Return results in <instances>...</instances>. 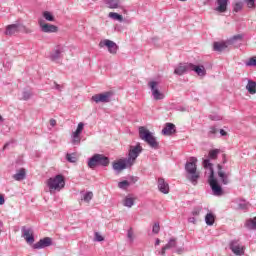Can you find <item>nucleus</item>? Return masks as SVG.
<instances>
[{
    "label": "nucleus",
    "instance_id": "nucleus-43",
    "mask_svg": "<svg viewBox=\"0 0 256 256\" xmlns=\"http://www.w3.org/2000/svg\"><path fill=\"white\" fill-rule=\"evenodd\" d=\"M20 32L25 33L26 35H29V34L33 33V30H31L27 26H24V25L20 24Z\"/></svg>",
    "mask_w": 256,
    "mask_h": 256
},
{
    "label": "nucleus",
    "instance_id": "nucleus-59",
    "mask_svg": "<svg viewBox=\"0 0 256 256\" xmlns=\"http://www.w3.org/2000/svg\"><path fill=\"white\" fill-rule=\"evenodd\" d=\"M3 121H5V119H3V116L0 115V123H3Z\"/></svg>",
    "mask_w": 256,
    "mask_h": 256
},
{
    "label": "nucleus",
    "instance_id": "nucleus-58",
    "mask_svg": "<svg viewBox=\"0 0 256 256\" xmlns=\"http://www.w3.org/2000/svg\"><path fill=\"white\" fill-rule=\"evenodd\" d=\"M55 89L59 91L61 89V86L59 84H55Z\"/></svg>",
    "mask_w": 256,
    "mask_h": 256
},
{
    "label": "nucleus",
    "instance_id": "nucleus-27",
    "mask_svg": "<svg viewBox=\"0 0 256 256\" xmlns=\"http://www.w3.org/2000/svg\"><path fill=\"white\" fill-rule=\"evenodd\" d=\"M124 207H128V209H131L133 205H135V198L131 196H126L122 202Z\"/></svg>",
    "mask_w": 256,
    "mask_h": 256
},
{
    "label": "nucleus",
    "instance_id": "nucleus-37",
    "mask_svg": "<svg viewBox=\"0 0 256 256\" xmlns=\"http://www.w3.org/2000/svg\"><path fill=\"white\" fill-rule=\"evenodd\" d=\"M43 17L46 21H50V22L55 21V16H53V14L49 11H44Z\"/></svg>",
    "mask_w": 256,
    "mask_h": 256
},
{
    "label": "nucleus",
    "instance_id": "nucleus-25",
    "mask_svg": "<svg viewBox=\"0 0 256 256\" xmlns=\"http://www.w3.org/2000/svg\"><path fill=\"white\" fill-rule=\"evenodd\" d=\"M26 176L27 173L25 172V169L21 168L13 175V179H15V181H23V179H25Z\"/></svg>",
    "mask_w": 256,
    "mask_h": 256
},
{
    "label": "nucleus",
    "instance_id": "nucleus-60",
    "mask_svg": "<svg viewBox=\"0 0 256 256\" xmlns=\"http://www.w3.org/2000/svg\"><path fill=\"white\" fill-rule=\"evenodd\" d=\"M223 163H227V159L224 158Z\"/></svg>",
    "mask_w": 256,
    "mask_h": 256
},
{
    "label": "nucleus",
    "instance_id": "nucleus-2",
    "mask_svg": "<svg viewBox=\"0 0 256 256\" xmlns=\"http://www.w3.org/2000/svg\"><path fill=\"white\" fill-rule=\"evenodd\" d=\"M186 179L192 183V185H197L201 174L197 171V158L191 157L185 164Z\"/></svg>",
    "mask_w": 256,
    "mask_h": 256
},
{
    "label": "nucleus",
    "instance_id": "nucleus-12",
    "mask_svg": "<svg viewBox=\"0 0 256 256\" xmlns=\"http://www.w3.org/2000/svg\"><path fill=\"white\" fill-rule=\"evenodd\" d=\"M129 167H133V165L129 164L127 158L120 159L117 162L113 163V169H114V171H117L118 173H121V171H123V169H127Z\"/></svg>",
    "mask_w": 256,
    "mask_h": 256
},
{
    "label": "nucleus",
    "instance_id": "nucleus-38",
    "mask_svg": "<svg viewBox=\"0 0 256 256\" xmlns=\"http://www.w3.org/2000/svg\"><path fill=\"white\" fill-rule=\"evenodd\" d=\"M91 199H93V192H86L82 198V200L85 201V203H90Z\"/></svg>",
    "mask_w": 256,
    "mask_h": 256
},
{
    "label": "nucleus",
    "instance_id": "nucleus-55",
    "mask_svg": "<svg viewBox=\"0 0 256 256\" xmlns=\"http://www.w3.org/2000/svg\"><path fill=\"white\" fill-rule=\"evenodd\" d=\"M50 125H51V127H55V125H57V120L50 119Z\"/></svg>",
    "mask_w": 256,
    "mask_h": 256
},
{
    "label": "nucleus",
    "instance_id": "nucleus-36",
    "mask_svg": "<svg viewBox=\"0 0 256 256\" xmlns=\"http://www.w3.org/2000/svg\"><path fill=\"white\" fill-rule=\"evenodd\" d=\"M66 160L68 161V163H77V154L76 153H72L66 154Z\"/></svg>",
    "mask_w": 256,
    "mask_h": 256
},
{
    "label": "nucleus",
    "instance_id": "nucleus-52",
    "mask_svg": "<svg viewBox=\"0 0 256 256\" xmlns=\"http://www.w3.org/2000/svg\"><path fill=\"white\" fill-rule=\"evenodd\" d=\"M188 223H193V225H195V223H197V217L196 216H190L188 218Z\"/></svg>",
    "mask_w": 256,
    "mask_h": 256
},
{
    "label": "nucleus",
    "instance_id": "nucleus-9",
    "mask_svg": "<svg viewBox=\"0 0 256 256\" xmlns=\"http://www.w3.org/2000/svg\"><path fill=\"white\" fill-rule=\"evenodd\" d=\"M230 250L234 255L243 256L245 255V246L239 242V240H233L229 244Z\"/></svg>",
    "mask_w": 256,
    "mask_h": 256
},
{
    "label": "nucleus",
    "instance_id": "nucleus-11",
    "mask_svg": "<svg viewBox=\"0 0 256 256\" xmlns=\"http://www.w3.org/2000/svg\"><path fill=\"white\" fill-rule=\"evenodd\" d=\"M99 47H107L109 53L111 55H117V51H119V46H117V43L113 42L112 40L106 39L103 41H100Z\"/></svg>",
    "mask_w": 256,
    "mask_h": 256
},
{
    "label": "nucleus",
    "instance_id": "nucleus-14",
    "mask_svg": "<svg viewBox=\"0 0 256 256\" xmlns=\"http://www.w3.org/2000/svg\"><path fill=\"white\" fill-rule=\"evenodd\" d=\"M22 237L27 241L28 243H35V236H33V229L27 228L26 226H23L21 228Z\"/></svg>",
    "mask_w": 256,
    "mask_h": 256
},
{
    "label": "nucleus",
    "instance_id": "nucleus-21",
    "mask_svg": "<svg viewBox=\"0 0 256 256\" xmlns=\"http://www.w3.org/2000/svg\"><path fill=\"white\" fill-rule=\"evenodd\" d=\"M190 71H195V73L199 77H205V75H207V70H205V66H203V65L197 66L195 64H191Z\"/></svg>",
    "mask_w": 256,
    "mask_h": 256
},
{
    "label": "nucleus",
    "instance_id": "nucleus-45",
    "mask_svg": "<svg viewBox=\"0 0 256 256\" xmlns=\"http://www.w3.org/2000/svg\"><path fill=\"white\" fill-rule=\"evenodd\" d=\"M127 238L129 239V241H131V243H133V241L135 239V234L133 232V228L128 229Z\"/></svg>",
    "mask_w": 256,
    "mask_h": 256
},
{
    "label": "nucleus",
    "instance_id": "nucleus-17",
    "mask_svg": "<svg viewBox=\"0 0 256 256\" xmlns=\"http://www.w3.org/2000/svg\"><path fill=\"white\" fill-rule=\"evenodd\" d=\"M217 169L218 177L220 178L222 185H229V173L223 171V166H221V164L217 165Z\"/></svg>",
    "mask_w": 256,
    "mask_h": 256
},
{
    "label": "nucleus",
    "instance_id": "nucleus-47",
    "mask_svg": "<svg viewBox=\"0 0 256 256\" xmlns=\"http://www.w3.org/2000/svg\"><path fill=\"white\" fill-rule=\"evenodd\" d=\"M161 231V226H159V222H156L152 227V233L157 235Z\"/></svg>",
    "mask_w": 256,
    "mask_h": 256
},
{
    "label": "nucleus",
    "instance_id": "nucleus-7",
    "mask_svg": "<svg viewBox=\"0 0 256 256\" xmlns=\"http://www.w3.org/2000/svg\"><path fill=\"white\" fill-rule=\"evenodd\" d=\"M148 86L151 90L152 97L155 101H161L165 99V94L159 90V82L157 81H150Z\"/></svg>",
    "mask_w": 256,
    "mask_h": 256
},
{
    "label": "nucleus",
    "instance_id": "nucleus-13",
    "mask_svg": "<svg viewBox=\"0 0 256 256\" xmlns=\"http://www.w3.org/2000/svg\"><path fill=\"white\" fill-rule=\"evenodd\" d=\"M188 71H191V63H180L175 67L174 75H185Z\"/></svg>",
    "mask_w": 256,
    "mask_h": 256
},
{
    "label": "nucleus",
    "instance_id": "nucleus-34",
    "mask_svg": "<svg viewBox=\"0 0 256 256\" xmlns=\"http://www.w3.org/2000/svg\"><path fill=\"white\" fill-rule=\"evenodd\" d=\"M108 17L110 19H114V21H119L120 23H122V21H123V16L118 14L117 12H110L108 14Z\"/></svg>",
    "mask_w": 256,
    "mask_h": 256
},
{
    "label": "nucleus",
    "instance_id": "nucleus-1",
    "mask_svg": "<svg viewBox=\"0 0 256 256\" xmlns=\"http://www.w3.org/2000/svg\"><path fill=\"white\" fill-rule=\"evenodd\" d=\"M204 169H208L210 176L208 178V183L212 189L213 195L215 197H221L223 195V188L219 185V182L215 179V171L213 170V164L209 159L203 161Z\"/></svg>",
    "mask_w": 256,
    "mask_h": 256
},
{
    "label": "nucleus",
    "instance_id": "nucleus-3",
    "mask_svg": "<svg viewBox=\"0 0 256 256\" xmlns=\"http://www.w3.org/2000/svg\"><path fill=\"white\" fill-rule=\"evenodd\" d=\"M139 137L142 141L147 143L151 149H159V142L157 141V138L153 136V133L149 131V129L143 126L139 127Z\"/></svg>",
    "mask_w": 256,
    "mask_h": 256
},
{
    "label": "nucleus",
    "instance_id": "nucleus-35",
    "mask_svg": "<svg viewBox=\"0 0 256 256\" xmlns=\"http://www.w3.org/2000/svg\"><path fill=\"white\" fill-rule=\"evenodd\" d=\"M237 205V209H241L242 211H245V209L249 207V203H247L245 200H238Z\"/></svg>",
    "mask_w": 256,
    "mask_h": 256
},
{
    "label": "nucleus",
    "instance_id": "nucleus-31",
    "mask_svg": "<svg viewBox=\"0 0 256 256\" xmlns=\"http://www.w3.org/2000/svg\"><path fill=\"white\" fill-rule=\"evenodd\" d=\"M119 0H108L106 1V6L108 9H119Z\"/></svg>",
    "mask_w": 256,
    "mask_h": 256
},
{
    "label": "nucleus",
    "instance_id": "nucleus-8",
    "mask_svg": "<svg viewBox=\"0 0 256 256\" xmlns=\"http://www.w3.org/2000/svg\"><path fill=\"white\" fill-rule=\"evenodd\" d=\"M111 97H113V92L107 91L93 95L91 101H94V103H111Z\"/></svg>",
    "mask_w": 256,
    "mask_h": 256
},
{
    "label": "nucleus",
    "instance_id": "nucleus-51",
    "mask_svg": "<svg viewBox=\"0 0 256 256\" xmlns=\"http://www.w3.org/2000/svg\"><path fill=\"white\" fill-rule=\"evenodd\" d=\"M209 119H211V121H221V116L219 115H210Z\"/></svg>",
    "mask_w": 256,
    "mask_h": 256
},
{
    "label": "nucleus",
    "instance_id": "nucleus-42",
    "mask_svg": "<svg viewBox=\"0 0 256 256\" xmlns=\"http://www.w3.org/2000/svg\"><path fill=\"white\" fill-rule=\"evenodd\" d=\"M219 130L217 129V127H215V126H211L210 128H209V131H208V137H215V135H217V132H218Z\"/></svg>",
    "mask_w": 256,
    "mask_h": 256
},
{
    "label": "nucleus",
    "instance_id": "nucleus-40",
    "mask_svg": "<svg viewBox=\"0 0 256 256\" xmlns=\"http://www.w3.org/2000/svg\"><path fill=\"white\" fill-rule=\"evenodd\" d=\"M219 155V149L210 150L208 157L209 159H217V156Z\"/></svg>",
    "mask_w": 256,
    "mask_h": 256
},
{
    "label": "nucleus",
    "instance_id": "nucleus-16",
    "mask_svg": "<svg viewBox=\"0 0 256 256\" xmlns=\"http://www.w3.org/2000/svg\"><path fill=\"white\" fill-rule=\"evenodd\" d=\"M166 247V249H176L175 253H177L178 255H181L183 253V251H185V249L183 247H179L177 248V238H170L168 240V243L164 246Z\"/></svg>",
    "mask_w": 256,
    "mask_h": 256
},
{
    "label": "nucleus",
    "instance_id": "nucleus-62",
    "mask_svg": "<svg viewBox=\"0 0 256 256\" xmlns=\"http://www.w3.org/2000/svg\"><path fill=\"white\" fill-rule=\"evenodd\" d=\"M179 1H187V0H179Z\"/></svg>",
    "mask_w": 256,
    "mask_h": 256
},
{
    "label": "nucleus",
    "instance_id": "nucleus-10",
    "mask_svg": "<svg viewBox=\"0 0 256 256\" xmlns=\"http://www.w3.org/2000/svg\"><path fill=\"white\" fill-rule=\"evenodd\" d=\"M38 25L42 33H57V31H59V27L46 23L43 19L38 20Z\"/></svg>",
    "mask_w": 256,
    "mask_h": 256
},
{
    "label": "nucleus",
    "instance_id": "nucleus-46",
    "mask_svg": "<svg viewBox=\"0 0 256 256\" xmlns=\"http://www.w3.org/2000/svg\"><path fill=\"white\" fill-rule=\"evenodd\" d=\"M246 67H256V57H252L246 62Z\"/></svg>",
    "mask_w": 256,
    "mask_h": 256
},
{
    "label": "nucleus",
    "instance_id": "nucleus-6",
    "mask_svg": "<svg viewBox=\"0 0 256 256\" xmlns=\"http://www.w3.org/2000/svg\"><path fill=\"white\" fill-rule=\"evenodd\" d=\"M143 152V147H141L140 143H137L136 146H130L128 157L126 160H128V165H135V161H137V157L141 155Z\"/></svg>",
    "mask_w": 256,
    "mask_h": 256
},
{
    "label": "nucleus",
    "instance_id": "nucleus-5",
    "mask_svg": "<svg viewBox=\"0 0 256 256\" xmlns=\"http://www.w3.org/2000/svg\"><path fill=\"white\" fill-rule=\"evenodd\" d=\"M109 157L103 154H94L91 158L88 159L89 169H95V167H107L109 165Z\"/></svg>",
    "mask_w": 256,
    "mask_h": 256
},
{
    "label": "nucleus",
    "instance_id": "nucleus-20",
    "mask_svg": "<svg viewBox=\"0 0 256 256\" xmlns=\"http://www.w3.org/2000/svg\"><path fill=\"white\" fill-rule=\"evenodd\" d=\"M158 189H159L160 193H163L164 195H168L169 183H167L164 178H159L158 179Z\"/></svg>",
    "mask_w": 256,
    "mask_h": 256
},
{
    "label": "nucleus",
    "instance_id": "nucleus-26",
    "mask_svg": "<svg viewBox=\"0 0 256 256\" xmlns=\"http://www.w3.org/2000/svg\"><path fill=\"white\" fill-rule=\"evenodd\" d=\"M246 90L250 95H255L256 93V82L253 80H248V83L246 85Z\"/></svg>",
    "mask_w": 256,
    "mask_h": 256
},
{
    "label": "nucleus",
    "instance_id": "nucleus-50",
    "mask_svg": "<svg viewBox=\"0 0 256 256\" xmlns=\"http://www.w3.org/2000/svg\"><path fill=\"white\" fill-rule=\"evenodd\" d=\"M85 127V124L83 122H80L77 126V129H76V133H79L81 135V133H83V128Z\"/></svg>",
    "mask_w": 256,
    "mask_h": 256
},
{
    "label": "nucleus",
    "instance_id": "nucleus-32",
    "mask_svg": "<svg viewBox=\"0 0 256 256\" xmlns=\"http://www.w3.org/2000/svg\"><path fill=\"white\" fill-rule=\"evenodd\" d=\"M72 145H79L81 143V134L78 132H73L71 135Z\"/></svg>",
    "mask_w": 256,
    "mask_h": 256
},
{
    "label": "nucleus",
    "instance_id": "nucleus-61",
    "mask_svg": "<svg viewBox=\"0 0 256 256\" xmlns=\"http://www.w3.org/2000/svg\"><path fill=\"white\" fill-rule=\"evenodd\" d=\"M181 111H185V109H184V108H182V109H181Z\"/></svg>",
    "mask_w": 256,
    "mask_h": 256
},
{
    "label": "nucleus",
    "instance_id": "nucleus-33",
    "mask_svg": "<svg viewBox=\"0 0 256 256\" xmlns=\"http://www.w3.org/2000/svg\"><path fill=\"white\" fill-rule=\"evenodd\" d=\"M33 97V92L31 90H24L22 92V97L20 98V101H29Z\"/></svg>",
    "mask_w": 256,
    "mask_h": 256
},
{
    "label": "nucleus",
    "instance_id": "nucleus-63",
    "mask_svg": "<svg viewBox=\"0 0 256 256\" xmlns=\"http://www.w3.org/2000/svg\"><path fill=\"white\" fill-rule=\"evenodd\" d=\"M93 1H97V0H93ZM106 2L108 1V0H105Z\"/></svg>",
    "mask_w": 256,
    "mask_h": 256
},
{
    "label": "nucleus",
    "instance_id": "nucleus-48",
    "mask_svg": "<svg viewBox=\"0 0 256 256\" xmlns=\"http://www.w3.org/2000/svg\"><path fill=\"white\" fill-rule=\"evenodd\" d=\"M249 9H255V0H244Z\"/></svg>",
    "mask_w": 256,
    "mask_h": 256
},
{
    "label": "nucleus",
    "instance_id": "nucleus-18",
    "mask_svg": "<svg viewBox=\"0 0 256 256\" xmlns=\"http://www.w3.org/2000/svg\"><path fill=\"white\" fill-rule=\"evenodd\" d=\"M17 33H21V24H11L6 27L5 35H17Z\"/></svg>",
    "mask_w": 256,
    "mask_h": 256
},
{
    "label": "nucleus",
    "instance_id": "nucleus-30",
    "mask_svg": "<svg viewBox=\"0 0 256 256\" xmlns=\"http://www.w3.org/2000/svg\"><path fill=\"white\" fill-rule=\"evenodd\" d=\"M205 223L210 227L215 223V215L213 213H207L205 216Z\"/></svg>",
    "mask_w": 256,
    "mask_h": 256
},
{
    "label": "nucleus",
    "instance_id": "nucleus-15",
    "mask_svg": "<svg viewBox=\"0 0 256 256\" xmlns=\"http://www.w3.org/2000/svg\"><path fill=\"white\" fill-rule=\"evenodd\" d=\"M53 245V240L49 237L40 239L33 245V249H45V247H51Z\"/></svg>",
    "mask_w": 256,
    "mask_h": 256
},
{
    "label": "nucleus",
    "instance_id": "nucleus-22",
    "mask_svg": "<svg viewBox=\"0 0 256 256\" xmlns=\"http://www.w3.org/2000/svg\"><path fill=\"white\" fill-rule=\"evenodd\" d=\"M175 124L173 123H166L165 127L162 129V135H173L175 133Z\"/></svg>",
    "mask_w": 256,
    "mask_h": 256
},
{
    "label": "nucleus",
    "instance_id": "nucleus-4",
    "mask_svg": "<svg viewBox=\"0 0 256 256\" xmlns=\"http://www.w3.org/2000/svg\"><path fill=\"white\" fill-rule=\"evenodd\" d=\"M46 185L49 188L50 193H55V191H61L65 189V177L61 174L51 177L46 181Z\"/></svg>",
    "mask_w": 256,
    "mask_h": 256
},
{
    "label": "nucleus",
    "instance_id": "nucleus-56",
    "mask_svg": "<svg viewBox=\"0 0 256 256\" xmlns=\"http://www.w3.org/2000/svg\"><path fill=\"white\" fill-rule=\"evenodd\" d=\"M220 135L222 137H227V131L223 130V129H220Z\"/></svg>",
    "mask_w": 256,
    "mask_h": 256
},
{
    "label": "nucleus",
    "instance_id": "nucleus-39",
    "mask_svg": "<svg viewBox=\"0 0 256 256\" xmlns=\"http://www.w3.org/2000/svg\"><path fill=\"white\" fill-rule=\"evenodd\" d=\"M243 9V2H236L233 5V12L234 13H239V11H241Z\"/></svg>",
    "mask_w": 256,
    "mask_h": 256
},
{
    "label": "nucleus",
    "instance_id": "nucleus-44",
    "mask_svg": "<svg viewBox=\"0 0 256 256\" xmlns=\"http://www.w3.org/2000/svg\"><path fill=\"white\" fill-rule=\"evenodd\" d=\"M199 215H201V207L193 208V210L191 211V216L197 218L199 217Z\"/></svg>",
    "mask_w": 256,
    "mask_h": 256
},
{
    "label": "nucleus",
    "instance_id": "nucleus-19",
    "mask_svg": "<svg viewBox=\"0 0 256 256\" xmlns=\"http://www.w3.org/2000/svg\"><path fill=\"white\" fill-rule=\"evenodd\" d=\"M227 7H229V0H216L215 11L218 13H226Z\"/></svg>",
    "mask_w": 256,
    "mask_h": 256
},
{
    "label": "nucleus",
    "instance_id": "nucleus-53",
    "mask_svg": "<svg viewBox=\"0 0 256 256\" xmlns=\"http://www.w3.org/2000/svg\"><path fill=\"white\" fill-rule=\"evenodd\" d=\"M167 250L168 249L166 248V246H163L161 251L159 252V255L165 256Z\"/></svg>",
    "mask_w": 256,
    "mask_h": 256
},
{
    "label": "nucleus",
    "instance_id": "nucleus-57",
    "mask_svg": "<svg viewBox=\"0 0 256 256\" xmlns=\"http://www.w3.org/2000/svg\"><path fill=\"white\" fill-rule=\"evenodd\" d=\"M160 244H161V240L159 238H157L156 241H155V245L157 246V245H160Z\"/></svg>",
    "mask_w": 256,
    "mask_h": 256
},
{
    "label": "nucleus",
    "instance_id": "nucleus-23",
    "mask_svg": "<svg viewBox=\"0 0 256 256\" xmlns=\"http://www.w3.org/2000/svg\"><path fill=\"white\" fill-rule=\"evenodd\" d=\"M230 44L226 42H214L213 49L214 51H218V53H221L222 51H225L227 47H229Z\"/></svg>",
    "mask_w": 256,
    "mask_h": 256
},
{
    "label": "nucleus",
    "instance_id": "nucleus-54",
    "mask_svg": "<svg viewBox=\"0 0 256 256\" xmlns=\"http://www.w3.org/2000/svg\"><path fill=\"white\" fill-rule=\"evenodd\" d=\"M0 205H5V196L3 194H0Z\"/></svg>",
    "mask_w": 256,
    "mask_h": 256
},
{
    "label": "nucleus",
    "instance_id": "nucleus-29",
    "mask_svg": "<svg viewBox=\"0 0 256 256\" xmlns=\"http://www.w3.org/2000/svg\"><path fill=\"white\" fill-rule=\"evenodd\" d=\"M246 229L255 230L256 229V217L250 218L245 223Z\"/></svg>",
    "mask_w": 256,
    "mask_h": 256
},
{
    "label": "nucleus",
    "instance_id": "nucleus-41",
    "mask_svg": "<svg viewBox=\"0 0 256 256\" xmlns=\"http://www.w3.org/2000/svg\"><path fill=\"white\" fill-rule=\"evenodd\" d=\"M130 185H131V183H129V181H127V180H123L118 183L119 189H123V190L127 189Z\"/></svg>",
    "mask_w": 256,
    "mask_h": 256
},
{
    "label": "nucleus",
    "instance_id": "nucleus-49",
    "mask_svg": "<svg viewBox=\"0 0 256 256\" xmlns=\"http://www.w3.org/2000/svg\"><path fill=\"white\" fill-rule=\"evenodd\" d=\"M94 241H105V238L101 234H99V232H95Z\"/></svg>",
    "mask_w": 256,
    "mask_h": 256
},
{
    "label": "nucleus",
    "instance_id": "nucleus-28",
    "mask_svg": "<svg viewBox=\"0 0 256 256\" xmlns=\"http://www.w3.org/2000/svg\"><path fill=\"white\" fill-rule=\"evenodd\" d=\"M237 41H243V35L242 34H237V35H234V36L230 37L227 40V44L228 45H235V43H237Z\"/></svg>",
    "mask_w": 256,
    "mask_h": 256
},
{
    "label": "nucleus",
    "instance_id": "nucleus-24",
    "mask_svg": "<svg viewBox=\"0 0 256 256\" xmlns=\"http://www.w3.org/2000/svg\"><path fill=\"white\" fill-rule=\"evenodd\" d=\"M61 53H63V49H61L59 47L54 49L52 51V53L50 54L51 61H59V59H61Z\"/></svg>",
    "mask_w": 256,
    "mask_h": 256
}]
</instances>
